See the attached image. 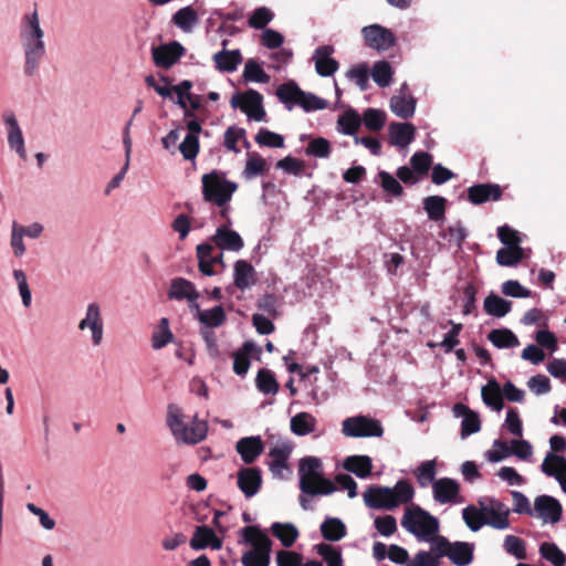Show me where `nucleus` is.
I'll use <instances>...</instances> for the list:
<instances>
[{
	"mask_svg": "<svg viewBox=\"0 0 566 566\" xmlns=\"http://www.w3.org/2000/svg\"><path fill=\"white\" fill-rule=\"evenodd\" d=\"M298 503L305 511L312 510L311 500L317 496L333 494L337 488L335 483L325 478L323 462L319 458L307 455L298 462Z\"/></svg>",
	"mask_w": 566,
	"mask_h": 566,
	"instance_id": "obj_1",
	"label": "nucleus"
},
{
	"mask_svg": "<svg viewBox=\"0 0 566 566\" xmlns=\"http://www.w3.org/2000/svg\"><path fill=\"white\" fill-rule=\"evenodd\" d=\"M413 496L415 489L408 480H399L394 488L373 485L363 494L368 507L388 511L411 502Z\"/></svg>",
	"mask_w": 566,
	"mask_h": 566,
	"instance_id": "obj_2",
	"label": "nucleus"
},
{
	"mask_svg": "<svg viewBox=\"0 0 566 566\" xmlns=\"http://www.w3.org/2000/svg\"><path fill=\"white\" fill-rule=\"evenodd\" d=\"M167 426L177 441L186 444H197L201 442L208 432V423L199 420L197 415L193 416L191 424L185 421L182 410L176 405L168 406Z\"/></svg>",
	"mask_w": 566,
	"mask_h": 566,
	"instance_id": "obj_3",
	"label": "nucleus"
},
{
	"mask_svg": "<svg viewBox=\"0 0 566 566\" xmlns=\"http://www.w3.org/2000/svg\"><path fill=\"white\" fill-rule=\"evenodd\" d=\"M242 535L247 543L253 546L241 557L243 566H269L272 542L259 526L251 525L242 528Z\"/></svg>",
	"mask_w": 566,
	"mask_h": 566,
	"instance_id": "obj_4",
	"label": "nucleus"
},
{
	"mask_svg": "<svg viewBox=\"0 0 566 566\" xmlns=\"http://www.w3.org/2000/svg\"><path fill=\"white\" fill-rule=\"evenodd\" d=\"M201 184L203 200L216 206L228 205L238 189V185L228 180L226 174L219 170L205 174Z\"/></svg>",
	"mask_w": 566,
	"mask_h": 566,
	"instance_id": "obj_5",
	"label": "nucleus"
},
{
	"mask_svg": "<svg viewBox=\"0 0 566 566\" xmlns=\"http://www.w3.org/2000/svg\"><path fill=\"white\" fill-rule=\"evenodd\" d=\"M401 525L419 539L430 541L439 531L438 520L420 506H412L405 511Z\"/></svg>",
	"mask_w": 566,
	"mask_h": 566,
	"instance_id": "obj_6",
	"label": "nucleus"
},
{
	"mask_svg": "<svg viewBox=\"0 0 566 566\" xmlns=\"http://www.w3.org/2000/svg\"><path fill=\"white\" fill-rule=\"evenodd\" d=\"M276 96L282 103L296 104L305 112L318 111L327 107V102L325 99L312 93L302 91L293 81L281 84L276 88Z\"/></svg>",
	"mask_w": 566,
	"mask_h": 566,
	"instance_id": "obj_7",
	"label": "nucleus"
},
{
	"mask_svg": "<svg viewBox=\"0 0 566 566\" xmlns=\"http://www.w3.org/2000/svg\"><path fill=\"white\" fill-rule=\"evenodd\" d=\"M342 432L346 437L365 438V437H381L384 428L379 420L366 417L356 416L346 418L343 421Z\"/></svg>",
	"mask_w": 566,
	"mask_h": 566,
	"instance_id": "obj_8",
	"label": "nucleus"
},
{
	"mask_svg": "<svg viewBox=\"0 0 566 566\" xmlns=\"http://www.w3.org/2000/svg\"><path fill=\"white\" fill-rule=\"evenodd\" d=\"M230 104L233 108H240L249 118L263 120L265 111L263 108V96L255 90H248L237 93L231 97Z\"/></svg>",
	"mask_w": 566,
	"mask_h": 566,
	"instance_id": "obj_9",
	"label": "nucleus"
},
{
	"mask_svg": "<svg viewBox=\"0 0 566 566\" xmlns=\"http://www.w3.org/2000/svg\"><path fill=\"white\" fill-rule=\"evenodd\" d=\"M478 504L483 505L485 525L495 530L510 527V509L503 502L494 497L485 496L479 499Z\"/></svg>",
	"mask_w": 566,
	"mask_h": 566,
	"instance_id": "obj_10",
	"label": "nucleus"
},
{
	"mask_svg": "<svg viewBox=\"0 0 566 566\" xmlns=\"http://www.w3.org/2000/svg\"><path fill=\"white\" fill-rule=\"evenodd\" d=\"M361 33L366 45L377 51H386L396 44L392 31L379 24L364 27Z\"/></svg>",
	"mask_w": 566,
	"mask_h": 566,
	"instance_id": "obj_11",
	"label": "nucleus"
},
{
	"mask_svg": "<svg viewBox=\"0 0 566 566\" xmlns=\"http://www.w3.org/2000/svg\"><path fill=\"white\" fill-rule=\"evenodd\" d=\"M185 54V48L177 41L153 48V61L157 67L170 69Z\"/></svg>",
	"mask_w": 566,
	"mask_h": 566,
	"instance_id": "obj_12",
	"label": "nucleus"
},
{
	"mask_svg": "<svg viewBox=\"0 0 566 566\" xmlns=\"http://www.w3.org/2000/svg\"><path fill=\"white\" fill-rule=\"evenodd\" d=\"M24 51V73L33 76L40 66L41 60L45 55V44L43 39L21 41Z\"/></svg>",
	"mask_w": 566,
	"mask_h": 566,
	"instance_id": "obj_13",
	"label": "nucleus"
},
{
	"mask_svg": "<svg viewBox=\"0 0 566 566\" xmlns=\"http://www.w3.org/2000/svg\"><path fill=\"white\" fill-rule=\"evenodd\" d=\"M237 484L245 497L254 496L262 485V472L256 467H244L237 472Z\"/></svg>",
	"mask_w": 566,
	"mask_h": 566,
	"instance_id": "obj_14",
	"label": "nucleus"
},
{
	"mask_svg": "<svg viewBox=\"0 0 566 566\" xmlns=\"http://www.w3.org/2000/svg\"><path fill=\"white\" fill-rule=\"evenodd\" d=\"M168 297L177 301L187 300L190 304V308L199 311V304L197 303L199 293L195 284L187 279L176 277L171 280Z\"/></svg>",
	"mask_w": 566,
	"mask_h": 566,
	"instance_id": "obj_15",
	"label": "nucleus"
},
{
	"mask_svg": "<svg viewBox=\"0 0 566 566\" xmlns=\"http://www.w3.org/2000/svg\"><path fill=\"white\" fill-rule=\"evenodd\" d=\"M86 328L92 332L93 344L98 346L103 339L104 323L99 305L95 302L88 304L85 317L78 323V329L84 331Z\"/></svg>",
	"mask_w": 566,
	"mask_h": 566,
	"instance_id": "obj_16",
	"label": "nucleus"
},
{
	"mask_svg": "<svg viewBox=\"0 0 566 566\" xmlns=\"http://www.w3.org/2000/svg\"><path fill=\"white\" fill-rule=\"evenodd\" d=\"M563 507L553 496L539 495L534 501V514L545 522L557 523L560 521Z\"/></svg>",
	"mask_w": 566,
	"mask_h": 566,
	"instance_id": "obj_17",
	"label": "nucleus"
},
{
	"mask_svg": "<svg viewBox=\"0 0 566 566\" xmlns=\"http://www.w3.org/2000/svg\"><path fill=\"white\" fill-rule=\"evenodd\" d=\"M433 499L440 504L455 503L460 496V484L450 478H441L432 484Z\"/></svg>",
	"mask_w": 566,
	"mask_h": 566,
	"instance_id": "obj_18",
	"label": "nucleus"
},
{
	"mask_svg": "<svg viewBox=\"0 0 566 566\" xmlns=\"http://www.w3.org/2000/svg\"><path fill=\"white\" fill-rule=\"evenodd\" d=\"M502 195L503 190L496 184H478L468 188V199L476 206L488 201H497Z\"/></svg>",
	"mask_w": 566,
	"mask_h": 566,
	"instance_id": "obj_19",
	"label": "nucleus"
},
{
	"mask_svg": "<svg viewBox=\"0 0 566 566\" xmlns=\"http://www.w3.org/2000/svg\"><path fill=\"white\" fill-rule=\"evenodd\" d=\"M212 241L221 250L234 252L240 251L244 245L241 235L237 231L230 229L228 224H221L217 228L216 233L212 237Z\"/></svg>",
	"mask_w": 566,
	"mask_h": 566,
	"instance_id": "obj_20",
	"label": "nucleus"
},
{
	"mask_svg": "<svg viewBox=\"0 0 566 566\" xmlns=\"http://www.w3.org/2000/svg\"><path fill=\"white\" fill-rule=\"evenodd\" d=\"M334 52L332 45L318 46L314 52L315 69L318 75L327 77L332 76L338 70V62L331 57Z\"/></svg>",
	"mask_w": 566,
	"mask_h": 566,
	"instance_id": "obj_21",
	"label": "nucleus"
},
{
	"mask_svg": "<svg viewBox=\"0 0 566 566\" xmlns=\"http://www.w3.org/2000/svg\"><path fill=\"white\" fill-rule=\"evenodd\" d=\"M235 450L245 464H252L263 452L264 444L259 436L244 437L237 442Z\"/></svg>",
	"mask_w": 566,
	"mask_h": 566,
	"instance_id": "obj_22",
	"label": "nucleus"
},
{
	"mask_svg": "<svg viewBox=\"0 0 566 566\" xmlns=\"http://www.w3.org/2000/svg\"><path fill=\"white\" fill-rule=\"evenodd\" d=\"M223 49L213 54V62L216 64V69L220 72L232 73L238 69V65L242 62V54L240 50H226L229 44L228 40L222 41Z\"/></svg>",
	"mask_w": 566,
	"mask_h": 566,
	"instance_id": "obj_23",
	"label": "nucleus"
},
{
	"mask_svg": "<svg viewBox=\"0 0 566 566\" xmlns=\"http://www.w3.org/2000/svg\"><path fill=\"white\" fill-rule=\"evenodd\" d=\"M4 122L9 126L8 143L10 148L14 149L21 159L25 160L27 153L24 148V139L14 114L7 113L4 115Z\"/></svg>",
	"mask_w": 566,
	"mask_h": 566,
	"instance_id": "obj_24",
	"label": "nucleus"
},
{
	"mask_svg": "<svg viewBox=\"0 0 566 566\" xmlns=\"http://www.w3.org/2000/svg\"><path fill=\"white\" fill-rule=\"evenodd\" d=\"M415 130L411 123H391L389 125V142L391 145L405 147L413 140Z\"/></svg>",
	"mask_w": 566,
	"mask_h": 566,
	"instance_id": "obj_25",
	"label": "nucleus"
},
{
	"mask_svg": "<svg viewBox=\"0 0 566 566\" xmlns=\"http://www.w3.org/2000/svg\"><path fill=\"white\" fill-rule=\"evenodd\" d=\"M234 285L244 291L255 283V271L251 263L245 260H238L234 263Z\"/></svg>",
	"mask_w": 566,
	"mask_h": 566,
	"instance_id": "obj_26",
	"label": "nucleus"
},
{
	"mask_svg": "<svg viewBox=\"0 0 566 566\" xmlns=\"http://www.w3.org/2000/svg\"><path fill=\"white\" fill-rule=\"evenodd\" d=\"M44 31L40 25L38 11L34 10L32 13L25 14L21 22L20 30V39L24 40H34V39H43Z\"/></svg>",
	"mask_w": 566,
	"mask_h": 566,
	"instance_id": "obj_27",
	"label": "nucleus"
},
{
	"mask_svg": "<svg viewBox=\"0 0 566 566\" xmlns=\"http://www.w3.org/2000/svg\"><path fill=\"white\" fill-rule=\"evenodd\" d=\"M260 353L261 349L252 342H245L242 348L233 354V371L239 376H244L251 365L249 356L253 353Z\"/></svg>",
	"mask_w": 566,
	"mask_h": 566,
	"instance_id": "obj_28",
	"label": "nucleus"
},
{
	"mask_svg": "<svg viewBox=\"0 0 566 566\" xmlns=\"http://www.w3.org/2000/svg\"><path fill=\"white\" fill-rule=\"evenodd\" d=\"M344 469L360 479L370 475L373 461L368 455H350L344 461Z\"/></svg>",
	"mask_w": 566,
	"mask_h": 566,
	"instance_id": "obj_29",
	"label": "nucleus"
},
{
	"mask_svg": "<svg viewBox=\"0 0 566 566\" xmlns=\"http://www.w3.org/2000/svg\"><path fill=\"white\" fill-rule=\"evenodd\" d=\"M271 533L286 548L292 547L300 535L294 524L280 522H275L271 525Z\"/></svg>",
	"mask_w": 566,
	"mask_h": 566,
	"instance_id": "obj_30",
	"label": "nucleus"
},
{
	"mask_svg": "<svg viewBox=\"0 0 566 566\" xmlns=\"http://www.w3.org/2000/svg\"><path fill=\"white\" fill-rule=\"evenodd\" d=\"M482 399L483 402L500 411L504 407L503 402V389H501L499 382L495 379L490 380L485 386L482 387Z\"/></svg>",
	"mask_w": 566,
	"mask_h": 566,
	"instance_id": "obj_31",
	"label": "nucleus"
},
{
	"mask_svg": "<svg viewBox=\"0 0 566 566\" xmlns=\"http://www.w3.org/2000/svg\"><path fill=\"white\" fill-rule=\"evenodd\" d=\"M316 419L308 412H298L292 417L290 426L291 431L300 437L310 434L316 429Z\"/></svg>",
	"mask_w": 566,
	"mask_h": 566,
	"instance_id": "obj_32",
	"label": "nucleus"
},
{
	"mask_svg": "<svg viewBox=\"0 0 566 566\" xmlns=\"http://www.w3.org/2000/svg\"><path fill=\"white\" fill-rule=\"evenodd\" d=\"M171 21L180 30L188 33L191 32L193 27L199 22V17L191 6H187L175 12Z\"/></svg>",
	"mask_w": 566,
	"mask_h": 566,
	"instance_id": "obj_33",
	"label": "nucleus"
},
{
	"mask_svg": "<svg viewBox=\"0 0 566 566\" xmlns=\"http://www.w3.org/2000/svg\"><path fill=\"white\" fill-rule=\"evenodd\" d=\"M214 248L210 243H201L196 248V253L198 258V268L199 271L207 276H212L217 272L214 271V263L212 260V252Z\"/></svg>",
	"mask_w": 566,
	"mask_h": 566,
	"instance_id": "obj_34",
	"label": "nucleus"
},
{
	"mask_svg": "<svg viewBox=\"0 0 566 566\" xmlns=\"http://www.w3.org/2000/svg\"><path fill=\"white\" fill-rule=\"evenodd\" d=\"M449 559L457 566H467L473 559V546L467 542L451 544Z\"/></svg>",
	"mask_w": 566,
	"mask_h": 566,
	"instance_id": "obj_35",
	"label": "nucleus"
},
{
	"mask_svg": "<svg viewBox=\"0 0 566 566\" xmlns=\"http://www.w3.org/2000/svg\"><path fill=\"white\" fill-rule=\"evenodd\" d=\"M483 308L491 316L503 317L511 311L512 302L491 293L484 298Z\"/></svg>",
	"mask_w": 566,
	"mask_h": 566,
	"instance_id": "obj_36",
	"label": "nucleus"
},
{
	"mask_svg": "<svg viewBox=\"0 0 566 566\" xmlns=\"http://www.w3.org/2000/svg\"><path fill=\"white\" fill-rule=\"evenodd\" d=\"M322 536L329 542H338L346 535L345 524L336 517H327L321 524Z\"/></svg>",
	"mask_w": 566,
	"mask_h": 566,
	"instance_id": "obj_37",
	"label": "nucleus"
},
{
	"mask_svg": "<svg viewBox=\"0 0 566 566\" xmlns=\"http://www.w3.org/2000/svg\"><path fill=\"white\" fill-rule=\"evenodd\" d=\"M488 339L497 348H514L520 345L518 338L509 328L492 329Z\"/></svg>",
	"mask_w": 566,
	"mask_h": 566,
	"instance_id": "obj_38",
	"label": "nucleus"
},
{
	"mask_svg": "<svg viewBox=\"0 0 566 566\" xmlns=\"http://www.w3.org/2000/svg\"><path fill=\"white\" fill-rule=\"evenodd\" d=\"M447 199L441 196H429L423 199V209L428 218L432 221L444 219L447 209Z\"/></svg>",
	"mask_w": 566,
	"mask_h": 566,
	"instance_id": "obj_39",
	"label": "nucleus"
},
{
	"mask_svg": "<svg viewBox=\"0 0 566 566\" xmlns=\"http://www.w3.org/2000/svg\"><path fill=\"white\" fill-rule=\"evenodd\" d=\"M255 386L258 390L264 395H275L280 389V385L272 370L262 368L255 377Z\"/></svg>",
	"mask_w": 566,
	"mask_h": 566,
	"instance_id": "obj_40",
	"label": "nucleus"
},
{
	"mask_svg": "<svg viewBox=\"0 0 566 566\" xmlns=\"http://www.w3.org/2000/svg\"><path fill=\"white\" fill-rule=\"evenodd\" d=\"M494 447L500 448L506 454L512 453L522 460L528 459L533 453V448H532L531 443L528 441L522 440V439L512 440L510 449H509L506 442H504L502 440H495Z\"/></svg>",
	"mask_w": 566,
	"mask_h": 566,
	"instance_id": "obj_41",
	"label": "nucleus"
},
{
	"mask_svg": "<svg viewBox=\"0 0 566 566\" xmlns=\"http://www.w3.org/2000/svg\"><path fill=\"white\" fill-rule=\"evenodd\" d=\"M292 449L289 446L272 448L269 452L271 461L270 470L273 474H281L282 470L287 469V460Z\"/></svg>",
	"mask_w": 566,
	"mask_h": 566,
	"instance_id": "obj_42",
	"label": "nucleus"
},
{
	"mask_svg": "<svg viewBox=\"0 0 566 566\" xmlns=\"http://www.w3.org/2000/svg\"><path fill=\"white\" fill-rule=\"evenodd\" d=\"M462 517L467 526L472 532H478L482 526L485 525V514L483 512V505H469L462 510Z\"/></svg>",
	"mask_w": 566,
	"mask_h": 566,
	"instance_id": "obj_43",
	"label": "nucleus"
},
{
	"mask_svg": "<svg viewBox=\"0 0 566 566\" xmlns=\"http://www.w3.org/2000/svg\"><path fill=\"white\" fill-rule=\"evenodd\" d=\"M524 259L522 247H505L496 252V262L502 266H515Z\"/></svg>",
	"mask_w": 566,
	"mask_h": 566,
	"instance_id": "obj_44",
	"label": "nucleus"
},
{
	"mask_svg": "<svg viewBox=\"0 0 566 566\" xmlns=\"http://www.w3.org/2000/svg\"><path fill=\"white\" fill-rule=\"evenodd\" d=\"M390 108L397 116L407 119L413 115L416 102L412 97L394 96L390 99Z\"/></svg>",
	"mask_w": 566,
	"mask_h": 566,
	"instance_id": "obj_45",
	"label": "nucleus"
},
{
	"mask_svg": "<svg viewBox=\"0 0 566 566\" xmlns=\"http://www.w3.org/2000/svg\"><path fill=\"white\" fill-rule=\"evenodd\" d=\"M566 467V459L562 455L548 452L541 465L542 471L548 475L554 476L556 480L560 475V470Z\"/></svg>",
	"mask_w": 566,
	"mask_h": 566,
	"instance_id": "obj_46",
	"label": "nucleus"
},
{
	"mask_svg": "<svg viewBox=\"0 0 566 566\" xmlns=\"http://www.w3.org/2000/svg\"><path fill=\"white\" fill-rule=\"evenodd\" d=\"M392 67L389 62L382 60L374 64L371 69V76L375 83L380 87H386L392 80Z\"/></svg>",
	"mask_w": 566,
	"mask_h": 566,
	"instance_id": "obj_47",
	"label": "nucleus"
},
{
	"mask_svg": "<svg viewBox=\"0 0 566 566\" xmlns=\"http://www.w3.org/2000/svg\"><path fill=\"white\" fill-rule=\"evenodd\" d=\"M172 338L174 335L169 328V321L168 318L163 317L159 321L157 329L153 333L151 346L154 349H160L170 343Z\"/></svg>",
	"mask_w": 566,
	"mask_h": 566,
	"instance_id": "obj_48",
	"label": "nucleus"
},
{
	"mask_svg": "<svg viewBox=\"0 0 566 566\" xmlns=\"http://www.w3.org/2000/svg\"><path fill=\"white\" fill-rule=\"evenodd\" d=\"M338 125L345 135H355L361 125V117L354 109H348L338 117Z\"/></svg>",
	"mask_w": 566,
	"mask_h": 566,
	"instance_id": "obj_49",
	"label": "nucleus"
},
{
	"mask_svg": "<svg viewBox=\"0 0 566 566\" xmlns=\"http://www.w3.org/2000/svg\"><path fill=\"white\" fill-rule=\"evenodd\" d=\"M539 553L543 558L551 562L554 566H565L566 556L554 543L544 542L539 546Z\"/></svg>",
	"mask_w": 566,
	"mask_h": 566,
	"instance_id": "obj_50",
	"label": "nucleus"
},
{
	"mask_svg": "<svg viewBox=\"0 0 566 566\" xmlns=\"http://www.w3.org/2000/svg\"><path fill=\"white\" fill-rule=\"evenodd\" d=\"M198 313L200 322L209 327H219L227 319L224 310L221 305L214 306L213 308L203 312L199 310Z\"/></svg>",
	"mask_w": 566,
	"mask_h": 566,
	"instance_id": "obj_51",
	"label": "nucleus"
},
{
	"mask_svg": "<svg viewBox=\"0 0 566 566\" xmlns=\"http://www.w3.org/2000/svg\"><path fill=\"white\" fill-rule=\"evenodd\" d=\"M380 187L385 192L392 197H400L403 193V188L400 182L389 172L381 170L377 175Z\"/></svg>",
	"mask_w": 566,
	"mask_h": 566,
	"instance_id": "obj_52",
	"label": "nucleus"
},
{
	"mask_svg": "<svg viewBox=\"0 0 566 566\" xmlns=\"http://www.w3.org/2000/svg\"><path fill=\"white\" fill-rule=\"evenodd\" d=\"M361 120L367 129L378 132L385 125L386 114L380 109L367 108L363 114Z\"/></svg>",
	"mask_w": 566,
	"mask_h": 566,
	"instance_id": "obj_53",
	"label": "nucleus"
},
{
	"mask_svg": "<svg viewBox=\"0 0 566 566\" xmlns=\"http://www.w3.org/2000/svg\"><path fill=\"white\" fill-rule=\"evenodd\" d=\"M254 140L260 146L281 148L284 146V138L282 135L271 132L266 128H261L255 135Z\"/></svg>",
	"mask_w": 566,
	"mask_h": 566,
	"instance_id": "obj_54",
	"label": "nucleus"
},
{
	"mask_svg": "<svg viewBox=\"0 0 566 566\" xmlns=\"http://www.w3.org/2000/svg\"><path fill=\"white\" fill-rule=\"evenodd\" d=\"M316 548L317 553L323 557L327 566H344L339 548L324 543L318 544Z\"/></svg>",
	"mask_w": 566,
	"mask_h": 566,
	"instance_id": "obj_55",
	"label": "nucleus"
},
{
	"mask_svg": "<svg viewBox=\"0 0 566 566\" xmlns=\"http://www.w3.org/2000/svg\"><path fill=\"white\" fill-rule=\"evenodd\" d=\"M243 77L245 81L258 83H268L270 81V76L264 72L261 65L252 59L248 60L245 63Z\"/></svg>",
	"mask_w": 566,
	"mask_h": 566,
	"instance_id": "obj_56",
	"label": "nucleus"
},
{
	"mask_svg": "<svg viewBox=\"0 0 566 566\" xmlns=\"http://www.w3.org/2000/svg\"><path fill=\"white\" fill-rule=\"evenodd\" d=\"M432 165V155L427 151H417L410 158V166L419 176H426Z\"/></svg>",
	"mask_w": 566,
	"mask_h": 566,
	"instance_id": "obj_57",
	"label": "nucleus"
},
{
	"mask_svg": "<svg viewBox=\"0 0 566 566\" xmlns=\"http://www.w3.org/2000/svg\"><path fill=\"white\" fill-rule=\"evenodd\" d=\"M307 156L327 158L331 155V143L324 137L312 139L305 148Z\"/></svg>",
	"mask_w": 566,
	"mask_h": 566,
	"instance_id": "obj_58",
	"label": "nucleus"
},
{
	"mask_svg": "<svg viewBox=\"0 0 566 566\" xmlns=\"http://www.w3.org/2000/svg\"><path fill=\"white\" fill-rule=\"evenodd\" d=\"M436 472V461H424L417 468L415 475L419 484L424 488L430 483L433 484Z\"/></svg>",
	"mask_w": 566,
	"mask_h": 566,
	"instance_id": "obj_59",
	"label": "nucleus"
},
{
	"mask_svg": "<svg viewBox=\"0 0 566 566\" xmlns=\"http://www.w3.org/2000/svg\"><path fill=\"white\" fill-rule=\"evenodd\" d=\"M213 536V530L207 525L197 526L192 538L190 539V547L199 551L209 546V539Z\"/></svg>",
	"mask_w": 566,
	"mask_h": 566,
	"instance_id": "obj_60",
	"label": "nucleus"
},
{
	"mask_svg": "<svg viewBox=\"0 0 566 566\" xmlns=\"http://www.w3.org/2000/svg\"><path fill=\"white\" fill-rule=\"evenodd\" d=\"M266 161L259 154H250L244 168V175L248 178L256 177L265 171Z\"/></svg>",
	"mask_w": 566,
	"mask_h": 566,
	"instance_id": "obj_61",
	"label": "nucleus"
},
{
	"mask_svg": "<svg viewBox=\"0 0 566 566\" xmlns=\"http://www.w3.org/2000/svg\"><path fill=\"white\" fill-rule=\"evenodd\" d=\"M347 77L354 81L361 91L368 88L369 69L366 63L356 65L347 72Z\"/></svg>",
	"mask_w": 566,
	"mask_h": 566,
	"instance_id": "obj_62",
	"label": "nucleus"
},
{
	"mask_svg": "<svg viewBox=\"0 0 566 566\" xmlns=\"http://www.w3.org/2000/svg\"><path fill=\"white\" fill-rule=\"evenodd\" d=\"M272 11L265 7H260L252 12L248 23L251 28L264 29L272 21Z\"/></svg>",
	"mask_w": 566,
	"mask_h": 566,
	"instance_id": "obj_63",
	"label": "nucleus"
},
{
	"mask_svg": "<svg viewBox=\"0 0 566 566\" xmlns=\"http://www.w3.org/2000/svg\"><path fill=\"white\" fill-rule=\"evenodd\" d=\"M504 548L507 553L514 555L517 559L526 558L525 542L514 535H507L504 539Z\"/></svg>",
	"mask_w": 566,
	"mask_h": 566,
	"instance_id": "obj_64",
	"label": "nucleus"
}]
</instances>
